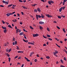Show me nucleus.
Masks as SVG:
<instances>
[{"label":"nucleus","instance_id":"nucleus-1","mask_svg":"<svg viewBox=\"0 0 67 67\" xmlns=\"http://www.w3.org/2000/svg\"><path fill=\"white\" fill-rule=\"evenodd\" d=\"M36 17L37 20H38V17L39 18H44V16L43 15V14H41V16L40 15H38V14H36Z\"/></svg>","mask_w":67,"mask_h":67},{"label":"nucleus","instance_id":"nucleus-2","mask_svg":"<svg viewBox=\"0 0 67 67\" xmlns=\"http://www.w3.org/2000/svg\"><path fill=\"white\" fill-rule=\"evenodd\" d=\"M48 3L50 4H52V3H54V2L53 1H48Z\"/></svg>","mask_w":67,"mask_h":67},{"label":"nucleus","instance_id":"nucleus-3","mask_svg":"<svg viewBox=\"0 0 67 67\" xmlns=\"http://www.w3.org/2000/svg\"><path fill=\"white\" fill-rule=\"evenodd\" d=\"M33 37H37V36H39V34H33Z\"/></svg>","mask_w":67,"mask_h":67},{"label":"nucleus","instance_id":"nucleus-4","mask_svg":"<svg viewBox=\"0 0 67 67\" xmlns=\"http://www.w3.org/2000/svg\"><path fill=\"white\" fill-rule=\"evenodd\" d=\"M46 16H47L48 18H51V17H52V15H49V14H46Z\"/></svg>","mask_w":67,"mask_h":67},{"label":"nucleus","instance_id":"nucleus-5","mask_svg":"<svg viewBox=\"0 0 67 67\" xmlns=\"http://www.w3.org/2000/svg\"><path fill=\"white\" fill-rule=\"evenodd\" d=\"M39 24H44V22H42V21H40L39 22Z\"/></svg>","mask_w":67,"mask_h":67},{"label":"nucleus","instance_id":"nucleus-6","mask_svg":"<svg viewBox=\"0 0 67 67\" xmlns=\"http://www.w3.org/2000/svg\"><path fill=\"white\" fill-rule=\"evenodd\" d=\"M6 15L7 16H9L10 15H11V13H7L6 14Z\"/></svg>","mask_w":67,"mask_h":67},{"label":"nucleus","instance_id":"nucleus-7","mask_svg":"<svg viewBox=\"0 0 67 67\" xmlns=\"http://www.w3.org/2000/svg\"><path fill=\"white\" fill-rule=\"evenodd\" d=\"M8 43H8V42H7V43H5V44L4 45V46H7H7H8Z\"/></svg>","mask_w":67,"mask_h":67},{"label":"nucleus","instance_id":"nucleus-8","mask_svg":"<svg viewBox=\"0 0 67 67\" xmlns=\"http://www.w3.org/2000/svg\"><path fill=\"white\" fill-rule=\"evenodd\" d=\"M25 58L26 59L27 61H30V60L28 59V58H27V57H25Z\"/></svg>","mask_w":67,"mask_h":67},{"label":"nucleus","instance_id":"nucleus-9","mask_svg":"<svg viewBox=\"0 0 67 67\" xmlns=\"http://www.w3.org/2000/svg\"><path fill=\"white\" fill-rule=\"evenodd\" d=\"M62 10V7H61V8L59 9V12H61Z\"/></svg>","mask_w":67,"mask_h":67},{"label":"nucleus","instance_id":"nucleus-10","mask_svg":"<svg viewBox=\"0 0 67 67\" xmlns=\"http://www.w3.org/2000/svg\"><path fill=\"white\" fill-rule=\"evenodd\" d=\"M28 43L29 44H31V45H34V43H32V42H28Z\"/></svg>","mask_w":67,"mask_h":67},{"label":"nucleus","instance_id":"nucleus-11","mask_svg":"<svg viewBox=\"0 0 67 67\" xmlns=\"http://www.w3.org/2000/svg\"><path fill=\"white\" fill-rule=\"evenodd\" d=\"M37 9L38 11L39 12H41V9H40V8H37Z\"/></svg>","mask_w":67,"mask_h":67},{"label":"nucleus","instance_id":"nucleus-12","mask_svg":"<svg viewBox=\"0 0 67 67\" xmlns=\"http://www.w3.org/2000/svg\"><path fill=\"white\" fill-rule=\"evenodd\" d=\"M7 30H6V29H5V30H4L3 31L4 32V33H6V32H7Z\"/></svg>","mask_w":67,"mask_h":67},{"label":"nucleus","instance_id":"nucleus-13","mask_svg":"<svg viewBox=\"0 0 67 67\" xmlns=\"http://www.w3.org/2000/svg\"><path fill=\"white\" fill-rule=\"evenodd\" d=\"M40 30L43 29V27L41 26H40Z\"/></svg>","mask_w":67,"mask_h":67},{"label":"nucleus","instance_id":"nucleus-14","mask_svg":"<svg viewBox=\"0 0 67 67\" xmlns=\"http://www.w3.org/2000/svg\"><path fill=\"white\" fill-rule=\"evenodd\" d=\"M2 28L3 29H4V30H5V29H6V28L5 26L4 27V26H2Z\"/></svg>","mask_w":67,"mask_h":67},{"label":"nucleus","instance_id":"nucleus-15","mask_svg":"<svg viewBox=\"0 0 67 67\" xmlns=\"http://www.w3.org/2000/svg\"><path fill=\"white\" fill-rule=\"evenodd\" d=\"M55 52H54V55H55V56L56 57H57V55H56V54H55Z\"/></svg>","mask_w":67,"mask_h":67},{"label":"nucleus","instance_id":"nucleus-16","mask_svg":"<svg viewBox=\"0 0 67 67\" xmlns=\"http://www.w3.org/2000/svg\"><path fill=\"white\" fill-rule=\"evenodd\" d=\"M55 54H56V53H58V51H57V50H56V51H55Z\"/></svg>","mask_w":67,"mask_h":67},{"label":"nucleus","instance_id":"nucleus-17","mask_svg":"<svg viewBox=\"0 0 67 67\" xmlns=\"http://www.w3.org/2000/svg\"><path fill=\"white\" fill-rule=\"evenodd\" d=\"M23 32H21V33H20V35H23Z\"/></svg>","mask_w":67,"mask_h":67},{"label":"nucleus","instance_id":"nucleus-18","mask_svg":"<svg viewBox=\"0 0 67 67\" xmlns=\"http://www.w3.org/2000/svg\"><path fill=\"white\" fill-rule=\"evenodd\" d=\"M63 32H64L65 33V32H66V31L65 30V28H63Z\"/></svg>","mask_w":67,"mask_h":67},{"label":"nucleus","instance_id":"nucleus-19","mask_svg":"<svg viewBox=\"0 0 67 67\" xmlns=\"http://www.w3.org/2000/svg\"><path fill=\"white\" fill-rule=\"evenodd\" d=\"M47 30H48V31L49 32H50V30L49 29V28H48V27H47Z\"/></svg>","mask_w":67,"mask_h":67},{"label":"nucleus","instance_id":"nucleus-20","mask_svg":"<svg viewBox=\"0 0 67 67\" xmlns=\"http://www.w3.org/2000/svg\"><path fill=\"white\" fill-rule=\"evenodd\" d=\"M15 12H12V13H11V15H12V14H14V13H15Z\"/></svg>","mask_w":67,"mask_h":67},{"label":"nucleus","instance_id":"nucleus-21","mask_svg":"<svg viewBox=\"0 0 67 67\" xmlns=\"http://www.w3.org/2000/svg\"><path fill=\"white\" fill-rule=\"evenodd\" d=\"M23 40L25 42H28V40H24V39H23Z\"/></svg>","mask_w":67,"mask_h":67},{"label":"nucleus","instance_id":"nucleus-22","mask_svg":"<svg viewBox=\"0 0 67 67\" xmlns=\"http://www.w3.org/2000/svg\"><path fill=\"white\" fill-rule=\"evenodd\" d=\"M30 28H31V29H32V30L34 29V28H33L31 26H30Z\"/></svg>","mask_w":67,"mask_h":67},{"label":"nucleus","instance_id":"nucleus-23","mask_svg":"<svg viewBox=\"0 0 67 67\" xmlns=\"http://www.w3.org/2000/svg\"><path fill=\"white\" fill-rule=\"evenodd\" d=\"M8 27H11V28H13L11 26V25H10L9 24V25H8Z\"/></svg>","mask_w":67,"mask_h":67},{"label":"nucleus","instance_id":"nucleus-24","mask_svg":"<svg viewBox=\"0 0 67 67\" xmlns=\"http://www.w3.org/2000/svg\"><path fill=\"white\" fill-rule=\"evenodd\" d=\"M22 7L23 8H25L26 9H27V7H25L24 6H22Z\"/></svg>","mask_w":67,"mask_h":67},{"label":"nucleus","instance_id":"nucleus-25","mask_svg":"<svg viewBox=\"0 0 67 67\" xmlns=\"http://www.w3.org/2000/svg\"><path fill=\"white\" fill-rule=\"evenodd\" d=\"M36 5H37V4H34V5H32V6L33 7H35Z\"/></svg>","mask_w":67,"mask_h":67},{"label":"nucleus","instance_id":"nucleus-26","mask_svg":"<svg viewBox=\"0 0 67 67\" xmlns=\"http://www.w3.org/2000/svg\"><path fill=\"white\" fill-rule=\"evenodd\" d=\"M66 7L65 6V7H62V9H63V10H64L65 8Z\"/></svg>","mask_w":67,"mask_h":67},{"label":"nucleus","instance_id":"nucleus-27","mask_svg":"<svg viewBox=\"0 0 67 67\" xmlns=\"http://www.w3.org/2000/svg\"><path fill=\"white\" fill-rule=\"evenodd\" d=\"M13 22H16V21H17V20H16V19H15V20H13Z\"/></svg>","mask_w":67,"mask_h":67},{"label":"nucleus","instance_id":"nucleus-28","mask_svg":"<svg viewBox=\"0 0 67 67\" xmlns=\"http://www.w3.org/2000/svg\"><path fill=\"white\" fill-rule=\"evenodd\" d=\"M47 36L49 38L50 37H51V36H50V35H49L48 34H47Z\"/></svg>","mask_w":67,"mask_h":67},{"label":"nucleus","instance_id":"nucleus-29","mask_svg":"<svg viewBox=\"0 0 67 67\" xmlns=\"http://www.w3.org/2000/svg\"><path fill=\"white\" fill-rule=\"evenodd\" d=\"M34 52H31V53H30V54H31V56H32V55L33 54H34Z\"/></svg>","mask_w":67,"mask_h":67},{"label":"nucleus","instance_id":"nucleus-30","mask_svg":"<svg viewBox=\"0 0 67 67\" xmlns=\"http://www.w3.org/2000/svg\"><path fill=\"white\" fill-rule=\"evenodd\" d=\"M16 47H17V49H19V47H18V46H16Z\"/></svg>","mask_w":67,"mask_h":67},{"label":"nucleus","instance_id":"nucleus-31","mask_svg":"<svg viewBox=\"0 0 67 67\" xmlns=\"http://www.w3.org/2000/svg\"><path fill=\"white\" fill-rule=\"evenodd\" d=\"M64 60H65V61H66V57H64Z\"/></svg>","mask_w":67,"mask_h":67},{"label":"nucleus","instance_id":"nucleus-32","mask_svg":"<svg viewBox=\"0 0 67 67\" xmlns=\"http://www.w3.org/2000/svg\"><path fill=\"white\" fill-rule=\"evenodd\" d=\"M43 37H44V38H46V39H47V37H46V36H44V35H43Z\"/></svg>","mask_w":67,"mask_h":67},{"label":"nucleus","instance_id":"nucleus-33","mask_svg":"<svg viewBox=\"0 0 67 67\" xmlns=\"http://www.w3.org/2000/svg\"><path fill=\"white\" fill-rule=\"evenodd\" d=\"M46 58H47V59H50V57L49 56H47Z\"/></svg>","mask_w":67,"mask_h":67},{"label":"nucleus","instance_id":"nucleus-34","mask_svg":"<svg viewBox=\"0 0 67 67\" xmlns=\"http://www.w3.org/2000/svg\"><path fill=\"white\" fill-rule=\"evenodd\" d=\"M19 2H20L21 3H23V1L22 0H19Z\"/></svg>","mask_w":67,"mask_h":67},{"label":"nucleus","instance_id":"nucleus-35","mask_svg":"<svg viewBox=\"0 0 67 67\" xmlns=\"http://www.w3.org/2000/svg\"><path fill=\"white\" fill-rule=\"evenodd\" d=\"M9 59V62H10V60H11V58L10 57H9V58H8Z\"/></svg>","mask_w":67,"mask_h":67},{"label":"nucleus","instance_id":"nucleus-36","mask_svg":"<svg viewBox=\"0 0 67 67\" xmlns=\"http://www.w3.org/2000/svg\"><path fill=\"white\" fill-rule=\"evenodd\" d=\"M19 29H17L16 30V33H18V31H19Z\"/></svg>","mask_w":67,"mask_h":67},{"label":"nucleus","instance_id":"nucleus-37","mask_svg":"<svg viewBox=\"0 0 67 67\" xmlns=\"http://www.w3.org/2000/svg\"><path fill=\"white\" fill-rule=\"evenodd\" d=\"M58 18L61 19V16H58Z\"/></svg>","mask_w":67,"mask_h":67},{"label":"nucleus","instance_id":"nucleus-38","mask_svg":"<svg viewBox=\"0 0 67 67\" xmlns=\"http://www.w3.org/2000/svg\"><path fill=\"white\" fill-rule=\"evenodd\" d=\"M60 61H61V62L62 63H63V60H62V59H61Z\"/></svg>","mask_w":67,"mask_h":67},{"label":"nucleus","instance_id":"nucleus-39","mask_svg":"<svg viewBox=\"0 0 67 67\" xmlns=\"http://www.w3.org/2000/svg\"><path fill=\"white\" fill-rule=\"evenodd\" d=\"M48 40H50L51 41H52V39L51 38H48Z\"/></svg>","mask_w":67,"mask_h":67},{"label":"nucleus","instance_id":"nucleus-40","mask_svg":"<svg viewBox=\"0 0 67 67\" xmlns=\"http://www.w3.org/2000/svg\"><path fill=\"white\" fill-rule=\"evenodd\" d=\"M18 53H23V51H18Z\"/></svg>","mask_w":67,"mask_h":67},{"label":"nucleus","instance_id":"nucleus-41","mask_svg":"<svg viewBox=\"0 0 67 67\" xmlns=\"http://www.w3.org/2000/svg\"><path fill=\"white\" fill-rule=\"evenodd\" d=\"M2 22L3 24H5V22L4 21V20H2Z\"/></svg>","mask_w":67,"mask_h":67},{"label":"nucleus","instance_id":"nucleus-42","mask_svg":"<svg viewBox=\"0 0 67 67\" xmlns=\"http://www.w3.org/2000/svg\"><path fill=\"white\" fill-rule=\"evenodd\" d=\"M5 4H8V1H5Z\"/></svg>","mask_w":67,"mask_h":67},{"label":"nucleus","instance_id":"nucleus-43","mask_svg":"<svg viewBox=\"0 0 67 67\" xmlns=\"http://www.w3.org/2000/svg\"><path fill=\"white\" fill-rule=\"evenodd\" d=\"M13 5V4H12L11 5H8V7H11V6H12Z\"/></svg>","mask_w":67,"mask_h":67},{"label":"nucleus","instance_id":"nucleus-44","mask_svg":"<svg viewBox=\"0 0 67 67\" xmlns=\"http://www.w3.org/2000/svg\"><path fill=\"white\" fill-rule=\"evenodd\" d=\"M3 3H6V1H5L3 0Z\"/></svg>","mask_w":67,"mask_h":67},{"label":"nucleus","instance_id":"nucleus-45","mask_svg":"<svg viewBox=\"0 0 67 67\" xmlns=\"http://www.w3.org/2000/svg\"><path fill=\"white\" fill-rule=\"evenodd\" d=\"M11 50H12V49L11 48L9 50V52H10L11 51Z\"/></svg>","mask_w":67,"mask_h":67},{"label":"nucleus","instance_id":"nucleus-46","mask_svg":"<svg viewBox=\"0 0 67 67\" xmlns=\"http://www.w3.org/2000/svg\"><path fill=\"white\" fill-rule=\"evenodd\" d=\"M34 11H35V12H37V10L36 9H35Z\"/></svg>","mask_w":67,"mask_h":67},{"label":"nucleus","instance_id":"nucleus-47","mask_svg":"<svg viewBox=\"0 0 67 67\" xmlns=\"http://www.w3.org/2000/svg\"><path fill=\"white\" fill-rule=\"evenodd\" d=\"M34 61L35 62H36L37 61V59H35Z\"/></svg>","mask_w":67,"mask_h":67},{"label":"nucleus","instance_id":"nucleus-48","mask_svg":"<svg viewBox=\"0 0 67 67\" xmlns=\"http://www.w3.org/2000/svg\"><path fill=\"white\" fill-rule=\"evenodd\" d=\"M15 45H16L17 43V42L16 41H15Z\"/></svg>","mask_w":67,"mask_h":67},{"label":"nucleus","instance_id":"nucleus-49","mask_svg":"<svg viewBox=\"0 0 67 67\" xmlns=\"http://www.w3.org/2000/svg\"><path fill=\"white\" fill-rule=\"evenodd\" d=\"M13 41H15V39L14 37H13V39L12 40Z\"/></svg>","mask_w":67,"mask_h":67},{"label":"nucleus","instance_id":"nucleus-50","mask_svg":"<svg viewBox=\"0 0 67 67\" xmlns=\"http://www.w3.org/2000/svg\"><path fill=\"white\" fill-rule=\"evenodd\" d=\"M21 13L22 14V15H23L24 14L23 12H21Z\"/></svg>","mask_w":67,"mask_h":67},{"label":"nucleus","instance_id":"nucleus-51","mask_svg":"<svg viewBox=\"0 0 67 67\" xmlns=\"http://www.w3.org/2000/svg\"><path fill=\"white\" fill-rule=\"evenodd\" d=\"M24 64H22V65L21 67H23V66H24Z\"/></svg>","mask_w":67,"mask_h":67},{"label":"nucleus","instance_id":"nucleus-52","mask_svg":"<svg viewBox=\"0 0 67 67\" xmlns=\"http://www.w3.org/2000/svg\"><path fill=\"white\" fill-rule=\"evenodd\" d=\"M7 55L8 57H10V55L8 53H7Z\"/></svg>","mask_w":67,"mask_h":67},{"label":"nucleus","instance_id":"nucleus-53","mask_svg":"<svg viewBox=\"0 0 67 67\" xmlns=\"http://www.w3.org/2000/svg\"><path fill=\"white\" fill-rule=\"evenodd\" d=\"M18 56H16V57H14V58H15V59H16V58H18Z\"/></svg>","mask_w":67,"mask_h":67},{"label":"nucleus","instance_id":"nucleus-54","mask_svg":"<svg viewBox=\"0 0 67 67\" xmlns=\"http://www.w3.org/2000/svg\"><path fill=\"white\" fill-rule=\"evenodd\" d=\"M20 24H23V23H22V22H20Z\"/></svg>","mask_w":67,"mask_h":67},{"label":"nucleus","instance_id":"nucleus-55","mask_svg":"<svg viewBox=\"0 0 67 67\" xmlns=\"http://www.w3.org/2000/svg\"><path fill=\"white\" fill-rule=\"evenodd\" d=\"M61 67H65V66H63V65H61Z\"/></svg>","mask_w":67,"mask_h":67},{"label":"nucleus","instance_id":"nucleus-56","mask_svg":"<svg viewBox=\"0 0 67 67\" xmlns=\"http://www.w3.org/2000/svg\"><path fill=\"white\" fill-rule=\"evenodd\" d=\"M0 7H4V6H3V5H0Z\"/></svg>","mask_w":67,"mask_h":67},{"label":"nucleus","instance_id":"nucleus-57","mask_svg":"<svg viewBox=\"0 0 67 67\" xmlns=\"http://www.w3.org/2000/svg\"><path fill=\"white\" fill-rule=\"evenodd\" d=\"M21 30H19H19H18L19 32H21Z\"/></svg>","mask_w":67,"mask_h":67},{"label":"nucleus","instance_id":"nucleus-58","mask_svg":"<svg viewBox=\"0 0 67 67\" xmlns=\"http://www.w3.org/2000/svg\"><path fill=\"white\" fill-rule=\"evenodd\" d=\"M64 4H65V2H66V0H64Z\"/></svg>","mask_w":67,"mask_h":67},{"label":"nucleus","instance_id":"nucleus-59","mask_svg":"<svg viewBox=\"0 0 67 67\" xmlns=\"http://www.w3.org/2000/svg\"><path fill=\"white\" fill-rule=\"evenodd\" d=\"M43 46H46V43H44V44H43Z\"/></svg>","mask_w":67,"mask_h":67},{"label":"nucleus","instance_id":"nucleus-60","mask_svg":"<svg viewBox=\"0 0 67 67\" xmlns=\"http://www.w3.org/2000/svg\"><path fill=\"white\" fill-rule=\"evenodd\" d=\"M6 51H7V52H8V50L7 49L6 50Z\"/></svg>","mask_w":67,"mask_h":67},{"label":"nucleus","instance_id":"nucleus-61","mask_svg":"<svg viewBox=\"0 0 67 67\" xmlns=\"http://www.w3.org/2000/svg\"><path fill=\"white\" fill-rule=\"evenodd\" d=\"M57 28H58V29H60V27L59 26H57Z\"/></svg>","mask_w":67,"mask_h":67},{"label":"nucleus","instance_id":"nucleus-62","mask_svg":"<svg viewBox=\"0 0 67 67\" xmlns=\"http://www.w3.org/2000/svg\"><path fill=\"white\" fill-rule=\"evenodd\" d=\"M24 38H25V39H27V38L26 37L25 34V36H24Z\"/></svg>","mask_w":67,"mask_h":67},{"label":"nucleus","instance_id":"nucleus-63","mask_svg":"<svg viewBox=\"0 0 67 67\" xmlns=\"http://www.w3.org/2000/svg\"><path fill=\"white\" fill-rule=\"evenodd\" d=\"M13 44L14 45H15V42H13Z\"/></svg>","mask_w":67,"mask_h":67},{"label":"nucleus","instance_id":"nucleus-64","mask_svg":"<svg viewBox=\"0 0 67 67\" xmlns=\"http://www.w3.org/2000/svg\"><path fill=\"white\" fill-rule=\"evenodd\" d=\"M60 43H63V42L62 41H60Z\"/></svg>","mask_w":67,"mask_h":67}]
</instances>
